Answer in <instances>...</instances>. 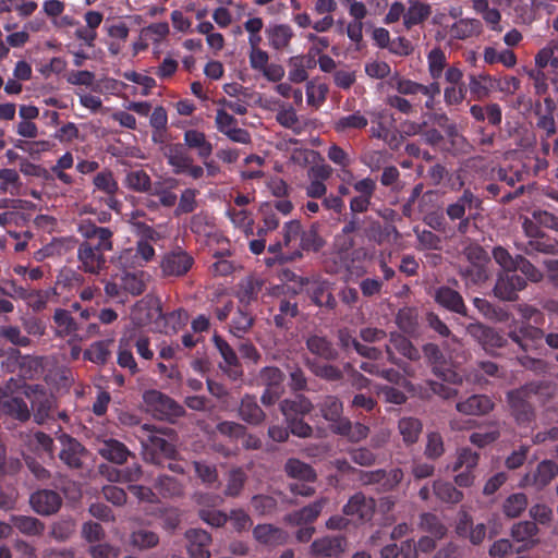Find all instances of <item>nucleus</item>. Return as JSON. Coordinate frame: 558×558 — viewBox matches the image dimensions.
I'll return each instance as SVG.
<instances>
[{
	"label": "nucleus",
	"instance_id": "obj_5",
	"mask_svg": "<svg viewBox=\"0 0 558 558\" xmlns=\"http://www.w3.org/2000/svg\"><path fill=\"white\" fill-rule=\"evenodd\" d=\"M143 400L149 411H151L159 420L173 422L185 413V410L181 404L163 392L155 389L145 391Z\"/></svg>",
	"mask_w": 558,
	"mask_h": 558
},
{
	"label": "nucleus",
	"instance_id": "obj_12",
	"mask_svg": "<svg viewBox=\"0 0 558 558\" xmlns=\"http://www.w3.org/2000/svg\"><path fill=\"white\" fill-rule=\"evenodd\" d=\"M61 450L59 459L70 469L78 470L83 466V457L86 454L85 447L74 437L66 433L58 436Z\"/></svg>",
	"mask_w": 558,
	"mask_h": 558
},
{
	"label": "nucleus",
	"instance_id": "obj_32",
	"mask_svg": "<svg viewBox=\"0 0 558 558\" xmlns=\"http://www.w3.org/2000/svg\"><path fill=\"white\" fill-rule=\"evenodd\" d=\"M318 229L319 225L314 222L308 229L302 231L299 247L293 252L291 258L302 257V251L318 252L324 247L325 240L319 234Z\"/></svg>",
	"mask_w": 558,
	"mask_h": 558
},
{
	"label": "nucleus",
	"instance_id": "obj_15",
	"mask_svg": "<svg viewBox=\"0 0 558 558\" xmlns=\"http://www.w3.org/2000/svg\"><path fill=\"white\" fill-rule=\"evenodd\" d=\"M29 505L36 513L50 515L59 511L62 498L52 489H38L31 495Z\"/></svg>",
	"mask_w": 558,
	"mask_h": 558
},
{
	"label": "nucleus",
	"instance_id": "obj_35",
	"mask_svg": "<svg viewBox=\"0 0 558 558\" xmlns=\"http://www.w3.org/2000/svg\"><path fill=\"white\" fill-rule=\"evenodd\" d=\"M101 474H106L108 480L118 483H133L141 480L142 468L138 463L125 466L123 469L110 468L101 464L99 466Z\"/></svg>",
	"mask_w": 558,
	"mask_h": 558
},
{
	"label": "nucleus",
	"instance_id": "obj_6",
	"mask_svg": "<svg viewBox=\"0 0 558 558\" xmlns=\"http://www.w3.org/2000/svg\"><path fill=\"white\" fill-rule=\"evenodd\" d=\"M138 438L142 446L150 451L153 462L159 463L158 454L172 458L177 453L175 446L165 438V433L148 424L141 426Z\"/></svg>",
	"mask_w": 558,
	"mask_h": 558
},
{
	"label": "nucleus",
	"instance_id": "obj_26",
	"mask_svg": "<svg viewBox=\"0 0 558 558\" xmlns=\"http://www.w3.org/2000/svg\"><path fill=\"white\" fill-rule=\"evenodd\" d=\"M27 447L41 458L43 462L54 461V441L48 434L40 430L31 433L27 439Z\"/></svg>",
	"mask_w": 558,
	"mask_h": 558
},
{
	"label": "nucleus",
	"instance_id": "obj_30",
	"mask_svg": "<svg viewBox=\"0 0 558 558\" xmlns=\"http://www.w3.org/2000/svg\"><path fill=\"white\" fill-rule=\"evenodd\" d=\"M499 5H506L510 9V14L517 23L531 24L536 17V11L533 0H497Z\"/></svg>",
	"mask_w": 558,
	"mask_h": 558
},
{
	"label": "nucleus",
	"instance_id": "obj_20",
	"mask_svg": "<svg viewBox=\"0 0 558 558\" xmlns=\"http://www.w3.org/2000/svg\"><path fill=\"white\" fill-rule=\"evenodd\" d=\"M435 302L446 308L449 312L459 314L461 316H468V307L460 292L448 287L441 286L435 290L434 294Z\"/></svg>",
	"mask_w": 558,
	"mask_h": 558
},
{
	"label": "nucleus",
	"instance_id": "obj_4",
	"mask_svg": "<svg viewBox=\"0 0 558 558\" xmlns=\"http://www.w3.org/2000/svg\"><path fill=\"white\" fill-rule=\"evenodd\" d=\"M550 396V385L544 380L530 381L507 393L511 415L519 425L527 426L535 420L534 401L543 402Z\"/></svg>",
	"mask_w": 558,
	"mask_h": 558
},
{
	"label": "nucleus",
	"instance_id": "obj_31",
	"mask_svg": "<svg viewBox=\"0 0 558 558\" xmlns=\"http://www.w3.org/2000/svg\"><path fill=\"white\" fill-rule=\"evenodd\" d=\"M299 315V305L295 293L290 296L280 298L278 301V313L274 316V324L281 329H288L292 319Z\"/></svg>",
	"mask_w": 558,
	"mask_h": 558
},
{
	"label": "nucleus",
	"instance_id": "obj_61",
	"mask_svg": "<svg viewBox=\"0 0 558 558\" xmlns=\"http://www.w3.org/2000/svg\"><path fill=\"white\" fill-rule=\"evenodd\" d=\"M396 324L399 329L409 335H413L417 330V313L413 307H402L396 315Z\"/></svg>",
	"mask_w": 558,
	"mask_h": 558
},
{
	"label": "nucleus",
	"instance_id": "obj_48",
	"mask_svg": "<svg viewBox=\"0 0 558 558\" xmlns=\"http://www.w3.org/2000/svg\"><path fill=\"white\" fill-rule=\"evenodd\" d=\"M367 118L361 113V111H355L336 120L333 123V129L337 133H347L352 130H363L367 126Z\"/></svg>",
	"mask_w": 558,
	"mask_h": 558
},
{
	"label": "nucleus",
	"instance_id": "obj_53",
	"mask_svg": "<svg viewBox=\"0 0 558 558\" xmlns=\"http://www.w3.org/2000/svg\"><path fill=\"white\" fill-rule=\"evenodd\" d=\"M538 533V527L533 521H522L515 523L511 529V536L515 542L530 543L535 545L537 539L535 538Z\"/></svg>",
	"mask_w": 558,
	"mask_h": 558
},
{
	"label": "nucleus",
	"instance_id": "obj_58",
	"mask_svg": "<svg viewBox=\"0 0 558 558\" xmlns=\"http://www.w3.org/2000/svg\"><path fill=\"white\" fill-rule=\"evenodd\" d=\"M433 489L436 497L442 502L458 504L463 499V493L449 482L436 481Z\"/></svg>",
	"mask_w": 558,
	"mask_h": 558
},
{
	"label": "nucleus",
	"instance_id": "obj_44",
	"mask_svg": "<svg viewBox=\"0 0 558 558\" xmlns=\"http://www.w3.org/2000/svg\"><path fill=\"white\" fill-rule=\"evenodd\" d=\"M450 36L454 39H468L482 32V23L476 19H460L450 27Z\"/></svg>",
	"mask_w": 558,
	"mask_h": 558
},
{
	"label": "nucleus",
	"instance_id": "obj_28",
	"mask_svg": "<svg viewBox=\"0 0 558 558\" xmlns=\"http://www.w3.org/2000/svg\"><path fill=\"white\" fill-rule=\"evenodd\" d=\"M98 454L114 464H123L132 454L129 448L121 441L109 438L100 441L97 447Z\"/></svg>",
	"mask_w": 558,
	"mask_h": 558
},
{
	"label": "nucleus",
	"instance_id": "obj_41",
	"mask_svg": "<svg viewBox=\"0 0 558 558\" xmlns=\"http://www.w3.org/2000/svg\"><path fill=\"white\" fill-rule=\"evenodd\" d=\"M133 337H122L119 340L117 363L120 367L129 369L131 375L138 372L137 363L132 353Z\"/></svg>",
	"mask_w": 558,
	"mask_h": 558
},
{
	"label": "nucleus",
	"instance_id": "obj_51",
	"mask_svg": "<svg viewBox=\"0 0 558 558\" xmlns=\"http://www.w3.org/2000/svg\"><path fill=\"white\" fill-rule=\"evenodd\" d=\"M284 471L288 476L298 478L304 482H314L316 473L314 469L298 459H289L284 465Z\"/></svg>",
	"mask_w": 558,
	"mask_h": 558
},
{
	"label": "nucleus",
	"instance_id": "obj_23",
	"mask_svg": "<svg viewBox=\"0 0 558 558\" xmlns=\"http://www.w3.org/2000/svg\"><path fill=\"white\" fill-rule=\"evenodd\" d=\"M189 542L190 558H210L211 535L202 529H190L185 532Z\"/></svg>",
	"mask_w": 558,
	"mask_h": 558
},
{
	"label": "nucleus",
	"instance_id": "obj_11",
	"mask_svg": "<svg viewBox=\"0 0 558 558\" xmlns=\"http://www.w3.org/2000/svg\"><path fill=\"white\" fill-rule=\"evenodd\" d=\"M466 331L489 354H494L497 349L504 348L507 343V339L495 328L481 323L469 324Z\"/></svg>",
	"mask_w": 558,
	"mask_h": 558
},
{
	"label": "nucleus",
	"instance_id": "obj_3",
	"mask_svg": "<svg viewBox=\"0 0 558 558\" xmlns=\"http://www.w3.org/2000/svg\"><path fill=\"white\" fill-rule=\"evenodd\" d=\"M305 347L313 356L304 359L305 366L310 372L328 383L340 381L344 374L339 366L330 362L339 359V351L330 339L323 335H310L305 340Z\"/></svg>",
	"mask_w": 558,
	"mask_h": 558
},
{
	"label": "nucleus",
	"instance_id": "obj_27",
	"mask_svg": "<svg viewBox=\"0 0 558 558\" xmlns=\"http://www.w3.org/2000/svg\"><path fill=\"white\" fill-rule=\"evenodd\" d=\"M515 246L530 256L535 254L558 255V241L546 233L527 240L525 243L515 242Z\"/></svg>",
	"mask_w": 558,
	"mask_h": 558
},
{
	"label": "nucleus",
	"instance_id": "obj_36",
	"mask_svg": "<svg viewBox=\"0 0 558 558\" xmlns=\"http://www.w3.org/2000/svg\"><path fill=\"white\" fill-rule=\"evenodd\" d=\"M470 114L476 122L487 120L492 126H499L502 121V109L497 102H489L485 106L472 105L470 107Z\"/></svg>",
	"mask_w": 558,
	"mask_h": 558
},
{
	"label": "nucleus",
	"instance_id": "obj_40",
	"mask_svg": "<svg viewBox=\"0 0 558 558\" xmlns=\"http://www.w3.org/2000/svg\"><path fill=\"white\" fill-rule=\"evenodd\" d=\"M389 343L395 351L410 361H418L421 351L404 335L393 331L389 335Z\"/></svg>",
	"mask_w": 558,
	"mask_h": 558
},
{
	"label": "nucleus",
	"instance_id": "obj_47",
	"mask_svg": "<svg viewBox=\"0 0 558 558\" xmlns=\"http://www.w3.org/2000/svg\"><path fill=\"white\" fill-rule=\"evenodd\" d=\"M473 9L482 15L483 20L490 27L492 31L501 32L500 25L501 14L495 8H489L487 0H472Z\"/></svg>",
	"mask_w": 558,
	"mask_h": 558
},
{
	"label": "nucleus",
	"instance_id": "obj_45",
	"mask_svg": "<svg viewBox=\"0 0 558 558\" xmlns=\"http://www.w3.org/2000/svg\"><path fill=\"white\" fill-rule=\"evenodd\" d=\"M129 543L134 548L147 550L158 546L159 535L154 531L140 527L131 532Z\"/></svg>",
	"mask_w": 558,
	"mask_h": 558
},
{
	"label": "nucleus",
	"instance_id": "obj_60",
	"mask_svg": "<svg viewBox=\"0 0 558 558\" xmlns=\"http://www.w3.org/2000/svg\"><path fill=\"white\" fill-rule=\"evenodd\" d=\"M57 288H49L46 290H31L27 299L25 300L28 307L34 312H40L46 308L48 302L58 296Z\"/></svg>",
	"mask_w": 558,
	"mask_h": 558
},
{
	"label": "nucleus",
	"instance_id": "obj_62",
	"mask_svg": "<svg viewBox=\"0 0 558 558\" xmlns=\"http://www.w3.org/2000/svg\"><path fill=\"white\" fill-rule=\"evenodd\" d=\"M187 318L189 315L183 308H178L166 314L160 312L161 330L165 332L177 331L186 324Z\"/></svg>",
	"mask_w": 558,
	"mask_h": 558
},
{
	"label": "nucleus",
	"instance_id": "obj_16",
	"mask_svg": "<svg viewBox=\"0 0 558 558\" xmlns=\"http://www.w3.org/2000/svg\"><path fill=\"white\" fill-rule=\"evenodd\" d=\"M213 342L223 359L225 365H220L221 369H223V372H226L228 376L234 380L242 377L243 369L233 348L217 333L214 335Z\"/></svg>",
	"mask_w": 558,
	"mask_h": 558
},
{
	"label": "nucleus",
	"instance_id": "obj_10",
	"mask_svg": "<svg viewBox=\"0 0 558 558\" xmlns=\"http://www.w3.org/2000/svg\"><path fill=\"white\" fill-rule=\"evenodd\" d=\"M508 336L525 353L536 352L543 347L544 331L530 324H521Z\"/></svg>",
	"mask_w": 558,
	"mask_h": 558
},
{
	"label": "nucleus",
	"instance_id": "obj_21",
	"mask_svg": "<svg viewBox=\"0 0 558 558\" xmlns=\"http://www.w3.org/2000/svg\"><path fill=\"white\" fill-rule=\"evenodd\" d=\"M347 547V538L342 535L316 538L311 545V553L317 557H339Z\"/></svg>",
	"mask_w": 558,
	"mask_h": 558
},
{
	"label": "nucleus",
	"instance_id": "obj_59",
	"mask_svg": "<svg viewBox=\"0 0 558 558\" xmlns=\"http://www.w3.org/2000/svg\"><path fill=\"white\" fill-rule=\"evenodd\" d=\"M125 184L130 190L138 193L150 194L154 190L151 179L144 170L130 171L125 177Z\"/></svg>",
	"mask_w": 558,
	"mask_h": 558
},
{
	"label": "nucleus",
	"instance_id": "obj_37",
	"mask_svg": "<svg viewBox=\"0 0 558 558\" xmlns=\"http://www.w3.org/2000/svg\"><path fill=\"white\" fill-rule=\"evenodd\" d=\"M9 521L14 529L26 536L38 537L45 532V523L35 517L12 514Z\"/></svg>",
	"mask_w": 558,
	"mask_h": 558
},
{
	"label": "nucleus",
	"instance_id": "obj_18",
	"mask_svg": "<svg viewBox=\"0 0 558 558\" xmlns=\"http://www.w3.org/2000/svg\"><path fill=\"white\" fill-rule=\"evenodd\" d=\"M328 499L322 497L312 504L304 506L299 510H294L284 515V522L293 526L308 525L314 523L320 515Z\"/></svg>",
	"mask_w": 558,
	"mask_h": 558
},
{
	"label": "nucleus",
	"instance_id": "obj_9",
	"mask_svg": "<svg viewBox=\"0 0 558 558\" xmlns=\"http://www.w3.org/2000/svg\"><path fill=\"white\" fill-rule=\"evenodd\" d=\"M445 80L448 86L444 89V101L446 106H459L466 97L468 86L463 81V72L457 66H449L445 72Z\"/></svg>",
	"mask_w": 558,
	"mask_h": 558
},
{
	"label": "nucleus",
	"instance_id": "obj_49",
	"mask_svg": "<svg viewBox=\"0 0 558 558\" xmlns=\"http://www.w3.org/2000/svg\"><path fill=\"white\" fill-rule=\"evenodd\" d=\"M154 486L157 495L163 498L179 497L183 494L182 484L175 477L169 475H159Z\"/></svg>",
	"mask_w": 558,
	"mask_h": 558
},
{
	"label": "nucleus",
	"instance_id": "obj_42",
	"mask_svg": "<svg viewBox=\"0 0 558 558\" xmlns=\"http://www.w3.org/2000/svg\"><path fill=\"white\" fill-rule=\"evenodd\" d=\"M430 7L420 0H409V8L404 13V26L407 29L422 24L430 15Z\"/></svg>",
	"mask_w": 558,
	"mask_h": 558
},
{
	"label": "nucleus",
	"instance_id": "obj_34",
	"mask_svg": "<svg viewBox=\"0 0 558 558\" xmlns=\"http://www.w3.org/2000/svg\"><path fill=\"white\" fill-rule=\"evenodd\" d=\"M254 538L267 546L282 545L288 539V533L272 524H258L253 530Z\"/></svg>",
	"mask_w": 558,
	"mask_h": 558
},
{
	"label": "nucleus",
	"instance_id": "obj_7",
	"mask_svg": "<svg viewBox=\"0 0 558 558\" xmlns=\"http://www.w3.org/2000/svg\"><path fill=\"white\" fill-rule=\"evenodd\" d=\"M195 264L194 257L180 246L166 252L160 259V270L163 278H181Z\"/></svg>",
	"mask_w": 558,
	"mask_h": 558
},
{
	"label": "nucleus",
	"instance_id": "obj_52",
	"mask_svg": "<svg viewBox=\"0 0 558 558\" xmlns=\"http://www.w3.org/2000/svg\"><path fill=\"white\" fill-rule=\"evenodd\" d=\"M399 432L407 445H413L418 440L423 425L418 418L402 417L398 423Z\"/></svg>",
	"mask_w": 558,
	"mask_h": 558
},
{
	"label": "nucleus",
	"instance_id": "obj_64",
	"mask_svg": "<svg viewBox=\"0 0 558 558\" xmlns=\"http://www.w3.org/2000/svg\"><path fill=\"white\" fill-rule=\"evenodd\" d=\"M527 507V498L523 493H515L507 497L502 505V512L507 518H518Z\"/></svg>",
	"mask_w": 558,
	"mask_h": 558
},
{
	"label": "nucleus",
	"instance_id": "obj_46",
	"mask_svg": "<svg viewBox=\"0 0 558 558\" xmlns=\"http://www.w3.org/2000/svg\"><path fill=\"white\" fill-rule=\"evenodd\" d=\"M263 288V281L257 278H246L240 283L238 299L245 307L257 301Z\"/></svg>",
	"mask_w": 558,
	"mask_h": 558
},
{
	"label": "nucleus",
	"instance_id": "obj_50",
	"mask_svg": "<svg viewBox=\"0 0 558 558\" xmlns=\"http://www.w3.org/2000/svg\"><path fill=\"white\" fill-rule=\"evenodd\" d=\"M558 474V464L551 460H544L538 463L533 473V484L537 488L547 486Z\"/></svg>",
	"mask_w": 558,
	"mask_h": 558
},
{
	"label": "nucleus",
	"instance_id": "obj_54",
	"mask_svg": "<svg viewBox=\"0 0 558 558\" xmlns=\"http://www.w3.org/2000/svg\"><path fill=\"white\" fill-rule=\"evenodd\" d=\"M84 282L85 278L82 271L64 267L57 275L54 288L60 287L64 290H73L82 287Z\"/></svg>",
	"mask_w": 558,
	"mask_h": 558
},
{
	"label": "nucleus",
	"instance_id": "obj_8",
	"mask_svg": "<svg viewBox=\"0 0 558 558\" xmlns=\"http://www.w3.org/2000/svg\"><path fill=\"white\" fill-rule=\"evenodd\" d=\"M322 416L330 423L333 433L349 435L352 428L350 420L342 416L343 404L336 396H326L318 403Z\"/></svg>",
	"mask_w": 558,
	"mask_h": 558
},
{
	"label": "nucleus",
	"instance_id": "obj_33",
	"mask_svg": "<svg viewBox=\"0 0 558 558\" xmlns=\"http://www.w3.org/2000/svg\"><path fill=\"white\" fill-rule=\"evenodd\" d=\"M269 46L278 51L284 50L290 46L294 36L293 29L288 24H272L265 29Z\"/></svg>",
	"mask_w": 558,
	"mask_h": 558
},
{
	"label": "nucleus",
	"instance_id": "obj_29",
	"mask_svg": "<svg viewBox=\"0 0 558 558\" xmlns=\"http://www.w3.org/2000/svg\"><path fill=\"white\" fill-rule=\"evenodd\" d=\"M493 400L486 395H473L456 404L458 412L465 415H485L494 409Z\"/></svg>",
	"mask_w": 558,
	"mask_h": 558
},
{
	"label": "nucleus",
	"instance_id": "obj_24",
	"mask_svg": "<svg viewBox=\"0 0 558 558\" xmlns=\"http://www.w3.org/2000/svg\"><path fill=\"white\" fill-rule=\"evenodd\" d=\"M0 413L9 415L21 422H25L29 418L31 413L25 400L21 397H15L7 393L0 387Z\"/></svg>",
	"mask_w": 558,
	"mask_h": 558
},
{
	"label": "nucleus",
	"instance_id": "obj_13",
	"mask_svg": "<svg viewBox=\"0 0 558 558\" xmlns=\"http://www.w3.org/2000/svg\"><path fill=\"white\" fill-rule=\"evenodd\" d=\"M525 288V279L515 271L500 272L494 287V294L502 301H515L518 292Z\"/></svg>",
	"mask_w": 558,
	"mask_h": 558
},
{
	"label": "nucleus",
	"instance_id": "obj_1",
	"mask_svg": "<svg viewBox=\"0 0 558 558\" xmlns=\"http://www.w3.org/2000/svg\"><path fill=\"white\" fill-rule=\"evenodd\" d=\"M190 149H195L199 159H206L213 155L214 147L204 132L189 129L184 132V143L166 145L162 155L173 174L196 181L204 177V168L194 162Z\"/></svg>",
	"mask_w": 558,
	"mask_h": 558
},
{
	"label": "nucleus",
	"instance_id": "obj_19",
	"mask_svg": "<svg viewBox=\"0 0 558 558\" xmlns=\"http://www.w3.org/2000/svg\"><path fill=\"white\" fill-rule=\"evenodd\" d=\"M374 499L367 498L362 492L352 495L342 508L344 515L354 517L360 521L371 520L374 514Z\"/></svg>",
	"mask_w": 558,
	"mask_h": 558
},
{
	"label": "nucleus",
	"instance_id": "obj_55",
	"mask_svg": "<svg viewBox=\"0 0 558 558\" xmlns=\"http://www.w3.org/2000/svg\"><path fill=\"white\" fill-rule=\"evenodd\" d=\"M427 65L429 76L433 80L438 81L442 76V74L445 75V72L447 70V57L441 48H433L427 53Z\"/></svg>",
	"mask_w": 558,
	"mask_h": 558
},
{
	"label": "nucleus",
	"instance_id": "obj_38",
	"mask_svg": "<svg viewBox=\"0 0 558 558\" xmlns=\"http://www.w3.org/2000/svg\"><path fill=\"white\" fill-rule=\"evenodd\" d=\"M280 410L286 418L303 417L313 410V403L307 397L296 395L293 399L282 400Z\"/></svg>",
	"mask_w": 558,
	"mask_h": 558
},
{
	"label": "nucleus",
	"instance_id": "obj_14",
	"mask_svg": "<svg viewBox=\"0 0 558 558\" xmlns=\"http://www.w3.org/2000/svg\"><path fill=\"white\" fill-rule=\"evenodd\" d=\"M422 352L432 365L434 373L446 381L461 384L462 378L457 373L446 368V357L440 348L435 343H426L422 348Z\"/></svg>",
	"mask_w": 558,
	"mask_h": 558
},
{
	"label": "nucleus",
	"instance_id": "obj_57",
	"mask_svg": "<svg viewBox=\"0 0 558 558\" xmlns=\"http://www.w3.org/2000/svg\"><path fill=\"white\" fill-rule=\"evenodd\" d=\"M284 374L277 366H265L258 375L257 381L265 388L283 389Z\"/></svg>",
	"mask_w": 558,
	"mask_h": 558
},
{
	"label": "nucleus",
	"instance_id": "obj_25",
	"mask_svg": "<svg viewBox=\"0 0 558 558\" xmlns=\"http://www.w3.org/2000/svg\"><path fill=\"white\" fill-rule=\"evenodd\" d=\"M536 116V128L542 131L541 134V148L544 155H549L550 143L549 140L558 134L556 120L554 116L543 114L541 102H536L534 107Z\"/></svg>",
	"mask_w": 558,
	"mask_h": 558
},
{
	"label": "nucleus",
	"instance_id": "obj_56",
	"mask_svg": "<svg viewBox=\"0 0 558 558\" xmlns=\"http://www.w3.org/2000/svg\"><path fill=\"white\" fill-rule=\"evenodd\" d=\"M145 272L142 270L125 271L121 277L123 291L132 295H141L145 289Z\"/></svg>",
	"mask_w": 558,
	"mask_h": 558
},
{
	"label": "nucleus",
	"instance_id": "obj_17",
	"mask_svg": "<svg viewBox=\"0 0 558 558\" xmlns=\"http://www.w3.org/2000/svg\"><path fill=\"white\" fill-rule=\"evenodd\" d=\"M482 199L470 189H464L462 194L446 207V215L451 221H457L466 215V209L472 213L473 209H482Z\"/></svg>",
	"mask_w": 558,
	"mask_h": 558
},
{
	"label": "nucleus",
	"instance_id": "obj_39",
	"mask_svg": "<svg viewBox=\"0 0 558 558\" xmlns=\"http://www.w3.org/2000/svg\"><path fill=\"white\" fill-rule=\"evenodd\" d=\"M239 415L240 417L251 424L258 425L265 420V413L257 403V399L255 396L245 395L239 407Z\"/></svg>",
	"mask_w": 558,
	"mask_h": 558
},
{
	"label": "nucleus",
	"instance_id": "obj_2",
	"mask_svg": "<svg viewBox=\"0 0 558 558\" xmlns=\"http://www.w3.org/2000/svg\"><path fill=\"white\" fill-rule=\"evenodd\" d=\"M77 231L83 238L76 252L77 268L84 274L98 276L108 268L106 253L113 248V232L92 221L80 223Z\"/></svg>",
	"mask_w": 558,
	"mask_h": 558
},
{
	"label": "nucleus",
	"instance_id": "obj_43",
	"mask_svg": "<svg viewBox=\"0 0 558 558\" xmlns=\"http://www.w3.org/2000/svg\"><path fill=\"white\" fill-rule=\"evenodd\" d=\"M535 65L537 68L550 66L554 77L558 78V45L555 40H550L535 56Z\"/></svg>",
	"mask_w": 558,
	"mask_h": 558
},
{
	"label": "nucleus",
	"instance_id": "obj_22",
	"mask_svg": "<svg viewBox=\"0 0 558 558\" xmlns=\"http://www.w3.org/2000/svg\"><path fill=\"white\" fill-rule=\"evenodd\" d=\"M56 326V336L59 338H71L73 340H82L83 337L78 333L81 330L80 324L71 315V312L64 308H57L52 316Z\"/></svg>",
	"mask_w": 558,
	"mask_h": 558
},
{
	"label": "nucleus",
	"instance_id": "obj_63",
	"mask_svg": "<svg viewBox=\"0 0 558 558\" xmlns=\"http://www.w3.org/2000/svg\"><path fill=\"white\" fill-rule=\"evenodd\" d=\"M471 95L476 99H483L488 96L492 87V77L488 74H471L469 85Z\"/></svg>",
	"mask_w": 558,
	"mask_h": 558
}]
</instances>
